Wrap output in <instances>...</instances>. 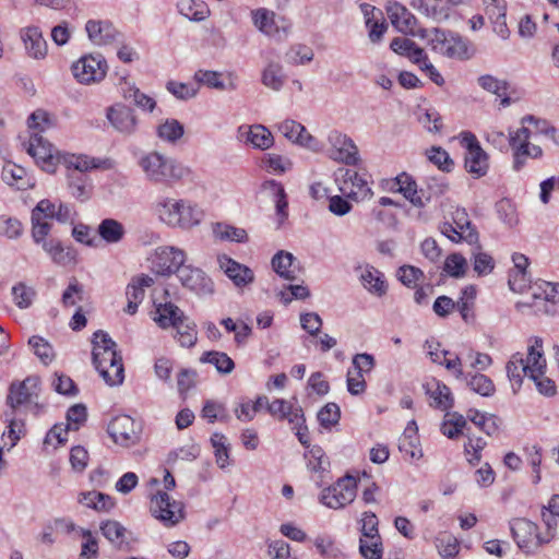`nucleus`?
Here are the masks:
<instances>
[{
    "label": "nucleus",
    "instance_id": "obj_38",
    "mask_svg": "<svg viewBox=\"0 0 559 559\" xmlns=\"http://www.w3.org/2000/svg\"><path fill=\"white\" fill-rule=\"evenodd\" d=\"M213 235L221 241L246 242L248 234L246 229L226 223H215L212 226Z\"/></svg>",
    "mask_w": 559,
    "mask_h": 559
},
{
    "label": "nucleus",
    "instance_id": "obj_30",
    "mask_svg": "<svg viewBox=\"0 0 559 559\" xmlns=\"http://www.w3.org/2000/svg\"><path fill=\"white\" fill-rule=\"evenodd\" d=\"M300 406H295L286 400L275 399L269 405V414L278 420H286L288 424L300 421L302 414Z\"/></svg>",
    "mask_w": 559,
    "mask_h": 559
},
{
    "label": "nucleus",
    "instance_id": "obj_53",
    "mask_svg": "<svg viewBox=\"0 0 559 559\" xmlns=\"http://www.w3.org/2000/svg\"><path fill=\"white\" fill-rule=\"evenodd\" d=\"M254 25L264 34L272 36L277 32L274 22L275 14L266 9H259L253 12Z\"/></svg>",
    "mask_w": 559,
    "mask_h": 559
},
{
    "label": "nucleus",
    "instance_id": "obj_50",
    "mask_svg": "<svg viewBox=\"0 0 559 559\" xmlns=\"http://www.w3.org/2000/svg\"><path fill=\"white\" fill-rule=\"evenodd\" d=\"M122 95L126 100H131L135 106L143 110L153 111L156 102L151 96L142 93L138 87L135 86H127L122 88Z\"/></svg>",
    "mask_w": 559,
    "mask_h": 559
},
{
    "label": "nucleus",
    "instance_id": "obj_32",
    "mask_svg": "<svg viewBox=\"0 0 559 559\" xmlns=\"http://www.w3.org/2000/svg\"><path fill=\"white\" fill-rule=\"evenodd\" d=\"M362 286L372 295L381 297L386 294L388 285L384 275L378 269L367 265L360 274Z\"/></svg>",
    "mask_w": 559,
    "mask_h": 559
},
{
    "label": "nucleus",
    "instance_id": "obj_35",
    "mask_svg": "<svg viewBox=\"0 0 559 559\" xmlns=\"http://www.w3.org/2000/svg\"><path fill=\"white\" fill-rule=\"evenodd\" d=\"M176 330L175 338L182 347H193L198 341L197 324L187 316H182L176 324L173 325Z\"/></svg>",
    "mask_w": 559,
    "mask_h": 559
},
{
    "label": "nucleus",
    "instance_id": "obj_4",
    "mask_svg": "<svg viewBox=\"0 0 559 559\" xmlns=\"http://www.w3.org/2000/svg\"><path fill=\"white\" fill-rule=\"evenodd\" d=\"M546 367V359L543 353V341L539 337L533 340L527 348L526 358L523 354L515 353L507 364V374L511 382L513 392L516 393L522 383L523 378H536L540 374V368Z\"/></svg>",
    "mask_w": 559,
    "mask_h": 559
},
{
    "label": "nucleus",
    "instance_id": "obj_17",
    "mask_svg": "<svg viewBox=\"0 0 559 559\" xmlns=\"http://www.w3.org/2000/svg\"><path fill=\"white\" fill-rule=\"evenodd\" d=\"M100 531L118 550L131 551L134 549L138 538L128 531L121 523L114 520H107L100 524Z\"/></svg>",
    "mask_w": 559,
    "mask_h": 559
},
{
    "label": "nucleus",
    "instance_id": "obj_55",
    "mask_svg": "<svg viewBox=\"0 0 559 559\" xmlns=\"http://www.w3.org/2000/svg\"><path fill=\"white\" fill-rule=\"evenodd\" d=\"M29 346L34 349V354L45 365L50 364L55 358L52 346L41 336L34 335L28 340Z\"/></svg>",
    "mask_w": 559,
    "mask_h": 559
},
{
    "label": "nucleus",
    "instance_id": "obj_54",
    "mask_svg": "<svg viewBox=\"0 0 559 559\" xmlns=\"http://www.w3.org/2000/svg\"><path fill=\"white\" fill-rule=\"evenodd\" d=\"M32 221V239L36 245L41 246L44 249V243H51L55 238H48V235L51 230V224L47 221H41L38 217L31 216Z\"/></svg>",
    "mask_w": 559,
    "mask_h": 559
},
{
    "label": "nucleus",
    "instance_id": "obj_52",
    "mask_svg": "<svg viewBox=\"0 0 559 559\" xmlns=\"http://www.w3.org/2000/svg\"><path fill=\"white\" fill-rule=\"evenodd\" d=\"M359 552L365 559H381L383 545L380 535L359 539Z\"/></svg>",
    "mask_w": 559,
    "mask_h": 559
},
{
    "label": "nucleus",
    "instance_id": "obj_6",
    "mask_svg": "<svg viewBox=\"0 0 559 559\" xmlns=\"http://www.w3.org/2000/svg\"><path fill=\"white\" fill-rule=\"evenodd\" d=\"M510 531L518 547L526 554H534L540 546L548 544L555 537L554 533H549L548 537H543L538 533L537 524L524 518L513 519L510 522Z\"/></svg>",
    "mask_w": 559,
    "mask_h": 559
},
{
    "label": "nucleus",
    "instance_id": "obj_13",
    "mask_svg": "<svg viewBox=\"0 0 559 559\" xmlns=\"http://www.w3.org/2000/svg\"><path fill=\"white\" fill-rule=\"evenodd\" d=\"M461 143L466 148L464 165L467 173L476 178L485 176L488 169V157L476 136L471 132H465L462 134Z\"/></svg>",
    "mask_w": 559,
    "mask_h": 559
},
{
    "label": "nucleus",
    "instance_id": "obj_11",
    "mask_svg": "<svg viewBox=\"0 0 559 559\" xmlns=\"http://www.w3.org/2000/svg\"><path fill=\"white\" fill-rule=\"evenodd\" d=\"M356 489V479L352 476H345L334 485L323 489L320 501L328 508L342 509L354 501Z\"/></svg>",
    "mask_w": 559,
    "mask_h": 559
},
{
    "label": "nucleus",
    "instance_id": "obj_28",
    "mask_svg": "<svg viewBox=\"0 0 559 559\" xmlns=\"http://www.w3.org/2000/svg\"><path fill=\"white\" fill-rule=\"evenodd\" d=\"M239 134L255 148L267 150L273 145L272 133L262 124L242 126L239 128Z\"/></svg>",
    "mask_w": 559,
    "mask_h": 559
},
{
    "label": "nucleus",
    "instance_id": "obj_5",
    "mask_svg": "<svg viewBox=\"0 0 559 559\" xmlns=\"http://www.w3.org/2000/svg\"><path fill=\"white\" fill-rule=\"evenodd\" d=\"M428 44L435 52L448 58L463 60L469 59L474 55V50L466 39L440 28H435L431 32Z\"/></svg>",
    "mask_w": 559,
    "mask_h": 559
},
{
    "label": "nucleus",
    "instance_id": "obj_64",
    "mask_svg": "<svg viewBox=\"0 0 559 559\" xmlns=\"http://www.w3.org/2000/svg\"><path fill=\"white\" fill-rule=\"evenodd\" d=\"M278 130L286 139L298 144L306 133V128L301 123L289 119L281 122Z\"/></svg>",
    "mask_w": 559,
    "mask_h": 559
},
{
    "label": "nucleus",
    "instance_id": "obj_7",
    "mask_svg": "<svg viewBox=\"0 0 559 559\" xmlns=\"http://www.w3.org/2000/svg\"><path fill=\"white\" fill-rule=\"evenodd\" d=\"M24 146L43 170L50 174L56 171L57 165L61 162L62 154L38 132H33L28 141L24 143Z\"/></svg>",
    "mask_w": 559,
    "mask_h": 559
},
{
    "label": "nucleus",
    "instance_id": "obj_8",
    "mask_svg": "<svg viewBox=\"0 0 559 559\" xmlns=\"http://www.w3.org/2000/svg\"><path fill=\"white\" fill-rule=\"evenodd\" d=\"M150 509L152 515L166 527H173L185 519L183 503L174 500L165 491H158L151 499Z\"/></svg>",
    "mask_w": 559,
    "mask_h": 559
},
{
    "label": "nucleus",
    "instance_id": "obj_58",
    "mask_svg": "<svg viewBox=\"0 0 559 559\" xmlns=\"http://www.w3.org/2000/svg\"><path fill=\"white\" fill-rule=\"evenodd\" d=\"M460 228L457 226L451 224V223H443L440 226V231L442 235H444L447 238H449L453 242L459 241H466L471 245L477 243L478 241V234L477 231H468L467 234L464 233V235H461L459 233Z\"/></svg>",
    "mask_w": 559,
    "mask_h": 559
},
{
    "label": "nucleus",
    "instance_id": "obj_44",
    "mask_svg": "<svg viewBox=\"0 0 559 559\" xmlns=\"http://www.w3.org/2000/svg\"><path fill=\"white\" fill-rule=\"evenodd\" d=\"M183 134V124L176 119H166L157 127L158 138L167 143L175 144Z\"/></svg>",
    "mask_w": 559,
    "mask_h": 559
},
{
    "label": "nucleus",
    "instance_id": "obj_40",
    "mask_svg": "<svg viewBox=\"0 0 559 559\" xmlns=\"http://www.w3.org/2000/svg\"><path fill=\"white\" fill-rule=\"evenodd\" d=\"M294 255L286 251H278L272 259L273 270L283 278L294 281L296 278V266Z\"/></svg>",
    "mask_w": 559,
    "mask_h": 559
},
{
    "label": "nucleus",
    "instance_id": "obj_49",
    "mask_svg": "<svg viewBox=\"0 0 559 559\" xmlns=\"http://www.w3.org/2000/svg\"><path fill=\"white\" fill-rule=\"evenodd\" d=\"M435 388H429L428 393L432 399L431 405L441 409H448L453 406V396L449 386L443 383L435 382Z\"/></svg>",
    "mask_w": 559,
    "mask_h": 559
},
{
    "label": "nucleus",
    "instance_id": "obj_27",
    "mask_svg": "<svg viewBox=\"0 0 559 559\" xmlns=\"http://www.w3.org/2000/svg\"><path fill=\"white\" fill-rule=\"evenodd\" d=\"M85 31L90 40L97 46L110 44L118 34L111 23L97 20L87 21Z\"/></svg>",
    "mask_w": 559,
    "mask_h": 559
},
{
    "label": "nucleus",
    "instance_id": "obj_59",
    "mask_svg": "<svg viewBox=\"0 0 559 559\" xmlns=\"http://www.w3.org/2000/svg\"><path fill=\"white\" fill-rule=\"evenodd\" d=\"M211 443L214 448L216 463L221 468H225L229 465L228 447L226 443V437L222 433H213L211 437Z\"/></svg>",
    "mask_w": 559,
    "mask_h": 559
},
{
    "label": "nucleus",
    "instance_id": "obj_3",
    "mask_svg": "<svg viewBox=\"0 0 559 559\" xmlns=\"http://www.w3.org/2000/svg\"><path fill=\"white\" fill-rule=\"evenodd\" d=\"M93 364L99 376L109 385L121 384L124 379L122 358L117 352V344L110 336L99 330L93 337Z\"/></svg>",
    "mask_w": 559,
    "mask_h": 559
},
{
    "label": "nucleus",
    "instance_id": "obj_2",
    "mask_svg": "<svg viewBox=\"0 0 559 559\" xmlns=\"http://www.w3.org/2000/svg\"><path fill=\"white\" fill-rule=\"evenodd\" d=\"M138 165L148 182L168 188H173L189 177L191 173L179 160L156 151L142 155L138 160Z\"/></svg>",
    "mask_w": 559,
    "mask_h": 559
},
{
    "label": "nucleus",
    "instance_id": "obj_21",
    "mask_svg": "<svg viewBox=\"0 0 559 559\" xmlns=\"http://www.w3.org/2000/svg\"><path fill=\"white\" fill-rule=\"evenodd\" d=\"M386 13L392 25L401 33L417 35L415 32L417 19L399 2H389Z\"/></svg>",
    "mask_w": 559,
    "mask_h": 559
},
{
    "label": "nucleus",
    "instance_id": "obj_10",
    "mask_svg": "<svg viewBox=\"0 0 559 559\" xmlns=\"http://www.w3.org/2000/svg\"><path fill=\"white\" fill-rule=\"evenodd\" d=\"M71 72L79 83L90 85L106 76L107 64L100 55H85L73 62Z\"/></svg>",
    "mask_w": 559,
    "mask_h": 559
},
{
    "label": "nucleus",
    "instance_id": "obj_39",
    "mask_svg": "<svg viewBox=\"0 0 559 559\" xmlns=\"http://www.w3.org/2000/svg\"><path fill=\"white\" fill-rule=\"evenodd\" d=\"M180 14L191 21H203L209 14L210 10L202 0H178L177 3Z\"/></svg>",
    "mask_w": 559,
    "mask_h": 559
},
{
    "label": "nucleus",
    "instance_id": "obj_16",
    "mask_svg": "<svg viewBox=\"0 0 559 559\" xmlns=\"http://www.w3.org/2000/svg\"><path fill=\"white\" fill-rule=\"evenodd\" d=\"M107 432L115 443L130 447L139 439L135 421L128 415H119L110 420Z\"/></svg>",
    "mask_w": 559,
    "mask_h": 559
},
{
    "label": "nucleus",
    "instance_id": "obj_42",
    "mask_svg": "<svg viewBox=\"0 0 559 559\" xmlns=\"http://www.w3.org/2000/svg\"><path fill=\"white\" fill-rule=\"evenodd\" d=\"M69 189L71 194L80 200L85 201L90 198L92 186L90 183V179L85 174L81 173H69Z\"/></svg>",
    "mask_w": 559,
    "mask_h": 559
},
{
    "label": "nucleus",
    "instance_id": "obj_46",
    "mask_svg": "<svg viewBox=\"0 0 559 559\" xmlns=\"http://www.w3.org/2000/svg\"><path fill=\"white\" fill-rule=\"evenodd\" d=\"M263 189L269 190L274 195L276 213L282 223L288 216V202L283 186L275 180H267L263 183Z\"/></svg>",
    "mask_w": 559,
    "mask_h": 559
},
{
    "label": "nucleus",
    "instance_id": "obj_23",
    "mask_svg": "<svg viewBox=\"0 0 559 559\" xmlns=\"http://www.w3.org/2000/svg\"><path fill=\"white\" fill-rule=\"evenodd\" d=\"M153 283V278L148 275H140L132 278L126 289L128 305L124 311L127 313L134 314L138 311V307L145 296L144 288L150 287Z\"/></svg>",
    "mask_w": 559,
    "mask_h": 559
},
{
    "label": "nucleus",
    "instance_id": "obj_61",
    "mask_svg": "<svg viewBox=\"0 0 559 559\" xmlns=\"http://www.w3.org/2000/svg\"><path fill=\"white\" fill-rule=\"evenodd\" d=\"M341 418L340 406L335 403L325 404L318 413V420L324 428H331L338 424Z\"/></svg>",
    "mask_w": 559,
    "mask_h": 559
},
{
    "label": "nucleus",
    "instance_id": "obj_12",
    "mask_svg": "<svg viewBox=\"0 0 559 559\" xmlns=\"http://www.w3.org/2000/svg\"><path fill=\"white\" fill-rule=\"evenodd\" d=\"M340 174L336 182L343 195L355 201H364L372 197V190L365 174L354 169H340Z\"/></svg>",
    "mask_w": 559,
    "mask_h": 559
},
{
    "label": "nucleus",
    "instance_id": "obj_45",
    "mask_svg": "<svg viewBox=\"0 0 559 559\" xmlns=\"http://www.w3.org/2000/svg\"><path fill=\"white\" fill-rule=\"evenodd\" d=\"M463 378L466 380L467 386L481 396H491L496 391L492 380L483 373H467Z\"/></svg>",
    "mask_w": 559,
    "mask_h": 559
},
{
    "label": "nucleus",
    "instance_id": "obj_37",
    "mask_svg": "<svg viewBox=\"0 0 559 559\" xmlns=\"http://www.w3.org/2000/svg\"><path fill=\"white\" fill-rule=\"evenodd\" d=\"M43 250L57 265L67 266L75 262V251L63 247L58 239H55L51 243H44Z\"/></svg>",
    "mask_w": 559,
    "mask_h": 559
},
{
    "label": "nucleus",
    "instance_id": "obj_62",
    "mask_svg": "<svg viewBox=\"0 0 559 559\" xmlns=\"http://www.w3.org/2000/svg\"><path fill=\"white\" fill-rule=\"evenodd\" d=\"M426 155L432 164L443 171H450L453 167V160L448 152L440 146H432L427 150Z\"/></svg>",
    "mask_w": 559,
    "mask_h": 559
},
{
    "label": "nucleus",
    "instance_id": "obj_1",
    "mask_svg": "<svg viewBox=\"0 0 559 559\" xmlns=\"http://www.w3.org/2000/svg\"><path fill=\"white\" fill-rule=\"evenodd\" d=\"M153 215L171 228L191 229L198 226L204 212L190 201L169 197H159L152 204Z\"/></svg>",
    "mask_w": 559,
    "mask_h": 559
},
{
    "label": "nucleus",
    "instance_id": "obj_19",
    "mask_svg": "<svg viewBox=\"0 0 559 559\" xmlns=\"http://www.w3.org/2000/svg\"><path fill=\"white\" fill-rule=\"evenodd\" d=\"M20 38L28 58L34 60H44L47 57L48 45L39 27H23L20 31Z\"/></svg>",
    "mask_w": 559,
    "mask_h": 559
},
{
    "label": "nucleus",
    "instance_id": "obj_20",
    "mask_svg": "<svg viewBox=\"0 0 559 559\" xmlns=\"http://www.w3.org/2000/svg\"><path fill=\"white\" fill-rule=\"evenodd\" d=\"M106 117L120 133L132 134L136 129V117L133 110L121 103L108 107Z\"/></svg>",
    "mask_w": 559,
    "mask_h": 559
},
{
    "label": "nucleus",
    "instance_id": "obj_36",
    "mask_svg": "<svg viewBox=\"0 0 559 559\" xmlns=\"http://www.w3.org/2000/svg\"><path fill=\"white\" fill-rule=\"evenodd\" d=\"M97 233L106 243L116 245L123 240L126 228L117 219L105 218L98 225Z\"/></svg>",
    "mask_w": 559,
    "mask_h": 559
},
{
    "label": "nucleus",
    "instance_id": "obj_22",
    "mask_svg": "<svg viewBox=\"0 0 559 559\" xmlns=\"http://www.w3.org/2000/svg\"><path fill=\"white\" fill-rule=\"evenodd\" d=\"M411 7L438 23L449 20L452 13L445 0H412Z\"/></svg>",
    "mask_w": 559,
    "mask_h": 559
},
{
    "label": "nucleus",
    "instance_id": "obj_41",
    "mask_svg": "<svg viewBox=\"0 0 559 559\" xmlns=\"http://www.w3.org/2000/svg\"><path fill=\"white\" fill-rule=\"evenodd\" d=\"M262 84L273 91H280L286 81L283 67L277 62H270L262 71Z\"/></svg>",
    "mask_w": 559,
    "mask_h": 559
},
{
    "label": "nucleus",
    "instance_id": "obj_34",
    "mask_svg": "<svg viewBox=\"0 0 559 559\" xmlns=\"http://www.w3.org/2000/svg\"><path fill=\"white\" fill-rule=\"evenodd\" d=\"M514 263V271L509 274V286L513 292L522 293L528 280L526 278V267L528 266V259L522 253H514L512 255Z\"/></svg>",
    "mask_w": 559,
    "mask_h": 559
},
{
    "label": "nucleus",
    "instance_id": "obj_47",
    "mask_svg": "<svg viewBox=\"0 0 559 559\" xmlns=\"http://www.w3.org/2000/svg\"><path fill=\"white\" fill-rule=\"evenodd\" d=\"M202 362H209L213 365L219 373L229 374L235 369L234 360L223 352H206L202 355Z\"/></svg>",
    "mask_w": 559,
    "mask_h": 559
},
{
    "label": "nucleus",
    "instance_id": "obj_14",
    "mask_svg": "<svg viewBox=\"0 0 559 559\" xmlns=\"http://www.w3.org/2000/svg\"><path fill=\"white\" fill-rule=\"evenodd\" d=\"M328 142L331 146L330 157L332 159L342 162L346 165L357 164L359 159L358 148L354 141L346 134L332 130L328 134Z\"/></svg>",
    "mask_w": 559,
    "mask_h": 559
},
{
    "label": "nucleus",
    "instance_id": "obj_33",
    "mask_svg": "<svg viewBox=\"0 0 559 559\" xmlns=\"http://www.w3.org/2000/svg\"><path fill=\"white\" fill-rule=\"evenodd\" d=\"M399 449L412 459H420L423 456L419 448V439L417 436V425L415 420L408 423L399 441Z\"/></svg>",
    "mask_w": 559,
    "mask_h": 559
},
{
    "label": "nucleus",
    "instance_id": "obj_25",
    "mask_svg": "<svg viewBox=\"0 0 559 559\" xmlns=\"http://www.w3.org/2000/svg\"><path fill=\"white\" fill-rule=\"evenodd\" d=\"M218 262L221 269L238 287L251 283L254 278V274L251 269L243 264L238 263L231 258L223 255L218 259Z\"/></svg>",
    "mask_w": 559,
    "mask_h": 559
},
{
    "label": "nucleus",
    "instance_id": "obj_60",
    "mask_svg": "<svg viewBox=\"0 0 559 559\" xmlns=\"http://www.w3.org/2000/svg\"><path fill=\"white\" fill-rule=\"evenodd\" d=\"M166 87L169 93L182 100L194 97L199 91L197 83H181L176 81H169Z\"/></svg>",
    "mask_w": 559,
    "mask_h": 559
},
{
    "label": "nucleus",
    "instance_id": "obj_29",
    "mask_svg": "<svg viewBox=\"0 0 559 559\" xmlns=\"http://www.w3.org/2000/svg\"><path fill=\"white\" fill-rule=\"evenodd\" d=\"M61 162L67 165L70 173L84 174L92 169L109 167L107 160H100L86 155L62 154Z\"/></svg>",
    "mask_w": 559,
    "mask_h": 559
},
{
    "label": "nucleus",
    "instance_id": "obj_43",
    "mask_svg": "<svg viewBox=\"0 0 559 559\" xmlns=\"http://www.w3.org/2000/svg\"><path fill=\"white\" fill-rule=\"evenodd\" d=\"M3 421L8 423L7 430L2 433V439L9 438L11 443L9 450L15 447L17 441L22 438L25 432V425L23 420L15 418L14 411H8L3 414Z\"/></svg>",
    "mask_w": 559,
    "mask_h": 559
},
{
    "label": "nucleus",
    "instance_id": "obj_9",
    "mask_svg": "<svg viewBox=\"0 0 559 559\" xmlns=\"http://www.w3.org/2000/svg\"><path fill=\"white\" fill-rule=\"evenodd\" d=\"M40 393V379L37 376H29L21 382H12L7 395V405L11 411L16 412L19 406L34 403L35 408H39L37 402Z\"/></svg>",
    "mask_w": 559,
    "mask_h": 559
},
{
    "label": "nucleus",
    "instance_id": "obj_56",
    "mask_svg": "<svg viewBox=\"0 0 559 559\" xmlns=\"http://www.w3.org/2000/svg\"><path fill=\"white\" fill-rule=\"evenodd\" d=\"M436 547L439 555L444 559H451L459 552V543L450 534L443 533L436 538Z\"/></svg>",
    "mask_w": 559,
    "mask_h": 559
},
{
    "label": "nucleus",
    "instance_id": "obj_31",
    "mask_svg": "<svg viewBox=\"0 0 559 559\" xmlns=\"http://www.w3.org/2000/svg\"><path fill=\"white\" fill-rule=\"evenodd\" d=\"M155 311L153 313V320L162 329L173 328L174 324L185 314L179 307L170 301L166 302H154Z\"/></svg>",
    "mask_w": 559,
    "mask_h": 559
},
{
    "label": "nucleus",
    "instance_id": "obj_63",
    "mask_svg": "<svg viewBox=\"0 0 559 559\" xmlns=\"http://www.w3.org/2000/svg\"><path fill=\"white\" fill-rule=\"evenodd\" d=\"M467 270V261L460 253L450 254L444 262V271L452 277H462Z\"/></svg>",
    "mask_w": 559,
    "mask_h": 559
},
{
    "label": "nucleus",
    "instance_id": "obj_18",
    "mask_svg": "<svg viewBox=\"0 0 559 559\" xmlns=\"http://www.w3.org/2000/svg\"><path fill=\"white\" fill-rule=\"evenodd\" d=\"M176 273L182 286L195 294L207 295L213 293V282L202 270L183 263Z\"/></svg>",
    "mask_w": 559,
    "mask_h": 559
},
{
    "label": "nucleus",
    "instance_id": "obj_15",
    "mask_svg": "<svg viewBox=\"0 0 559 559\" xmlns=\"http://www.w3.org/2000/svg\"><path fill=\"white\" fill-rule=\"evenodd\" d=\"M186 261V253L175 247H159L152 259L153 270L159 275L176 273Z\"/></svg>",
    "mask_w": 559,
    "mask_h": 559
},
{
    "label": "nucleus",
    "instance_id": "obj_57",
    "mask_svg": "<svg viewBox=\"0 0 559 559\" xmlns=\"http://www.w3.org/2000/svg\"><path fill=\"white\" fill-rule=\"evenodd\" d=\"M397 277L403 285L415 288L425 280V274L416 266L403 265L397 270Z\"/></svg>",
    "mask_w": 559,
    "mask_h": 559
},
{
    "label": "nucleus",
    "instance_id": "obj_24",
    "mask_svg": "<svg viewBox=\"0 0 559 559\" xmlns=\"http://www.w3.org/2000/svg\"><path fill=\"white\" fill-rule=\"evenodd\" d=\"M1 178L8 186L21 191L35 186L34 178L28 175L26 169L13 163H8L3 166Z\"/></svg>",
    "mask_w": 559,
    "mask_h": 559
},
{
    "label": "nucleus",
    "instance_id": "obj_48",
    "mask_svg": "<svg viewBox=\"0 0 559 559\" xmlns=\"http://www.w3.org/2000/svg\"><path fill=\"white\" fill-rule=\"evenodd\" d=\"M466 427V419L463 415L454 412L447 413L445 419L442 423L441 431L449 439H455L464 433Z\"/></svg>",
    "mask_w": 559,
    "mask_h": 559
},
{
    "label": "nucleus",
    "instance_id": "obj_26",
    "mask_svg": "<svg viewBox=\"0 0 559 559\" xmlns=\"http://www.w3.org/2000/svg\"><path fill=\"white\" fill-rule=\"evenodd\" d=\"M400 193L419 209L425 207L431 200V194H427L424 188L418 189L414 178L406 173L401 174Z\"/></svg>",
    "mask_w": 559,
    "mask_h": 559
},
{
    "label": "nucleus",
    "instance_id": "obj_51",
    "mask_svg": "<svg viewBox=\"0 0 559 559\" xmlns=\"http://www.w3.org/2000/svg\"><path fill=\"white\" fill-rule=\"evenodd\" d=\"M478 84L486 91L501 97V105L507 106L510 104V98L507 96V84L497 78L486 74L478 79Z\"/></svg>",
    "mask_w": 559,
    "mask_h": 559
}]
</instances>
